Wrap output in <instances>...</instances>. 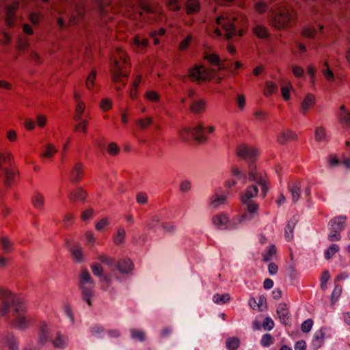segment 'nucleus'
<instances>
[{"instance_id":"1","label":"nucleus","mask_w":350,"mask_h":350,"mask_svg":"<svg viewBox=\"0 0 350 350\" xmlns=\"http://www.w3.org/2000/svg\"><path fill=\"white\" fill-rule=\"evenodd\" d=\"M79 287L83 300L91 306L92 298L94 295V284L90 273L86 269H82L79 275Z\"/></svg>"},{"instance_id":"2","label":"nucleus","mask_w":350,"mask_h":350,"mask_svg":"<svg viewBox=\"0 0 350 350\" xmlns=\"http://www.w3.org/2000/svg\"><path fill=\"white\" fill-rule=\"evenodd\" d=\"M293 18L292 11L287 8H281L272 14L270 19L271 25L277 29L284 28Z\"/></svg>"},{"instance_id":"3","label":"nucleus","mask_w":350,"mask_h":350,"mask_svg":"<svg viewBox=\"0 0 350 350\" xmlns=\"http://www.w3.org/2000/svg\"><path fill=\"white\" fill-rule=\"evenodd\" d=\"M248 178L250 181L255 182L261 187L262 193L265 197L268 191L265 173L258 170L255 164L251 163L248 168Z\"/></svg>"},{"instance_id":"4","label":"nucleus","mask_w":350,"mask_h":350,"mask_svg":"<svg viewBox=\"0 0 350 350\" xmlns=\"http://www.w3.org/2000/svg\"><path fill=\"white\" fill-rule=\"evenodd\" d=\"M26 310L23 306L15 307L13 313V320H12V325L18 329H25L31 323V318L25 314Z\"/></svg>"},{"instance_id":"5","label":"nucleus","mask_w":350,"mask_h":350,"mask_svg":"<svg viewBox=\"0 0 350 350\" xmlns=\"http://www.w3.org/2000/svg\"><path fill=\"white\" fill-rule=\"evenodd\" d=\"M188 76L192 81L201 83L212 79L213 77V72L211 70L200 65L195 66L191 68Z\"/></svg>"},{"instance_id":"6","label":"nucleus","mask_w":350,"mask_h":350,"mask_svg":"<svg viewBox=\"0 0 350 350\" xmlns=\"http://www.w3.org/2000/svg\"><path fill=\"white\" fill-rule=\"evenodd\" d=\"M0 315L4 317L9 313L14 305V297L11 291L0 287Z\"/></svg>"},{"instance_id":"7","label":"nucleus","mask_w":350,"mask_h":350,"mask_svg":"<svg viewBox=\"0 0 350 350\" xmlns=\"http://www.w3.org/2000/svg\"><path fill=\"white\" fill-rule=\"evenodd\" d=\"M236 152L239 157L248 160H252L258 155V151L256 148L245 144L239 145Z\"/></svg>"},{"instance_id":"8","label":"nucleus","mask_w":350,"mask_h":350,"mask_svg":"<svg viewBox=\"0 0 350 350\" xmlns=\"http://www.w3.org/2000/svg\"><path fill=\"white\" fill-rule=\"evenodd\" d=\"M216 23L221 25L226 31L225 35L226 39L230 40L236 35L234 25L230 21V18L229 17H225L224 16L217 17Z\"/></svg>"},{"instance_id":"9","label":"nucleus","mask_w":350,"mask_h":350,"mask_svg":"<svg viewBox=\"0 0 350 350\" xmlns=\"http://www.w3.org/2000/svg\"><path fill=\"white\" fill-rule=\"evenodd\" d=\"M18 8V3L14 2L6 6L5 23L8 28L14 27L16 25V12Z\"/></svg>"},{"instance_id":"10","label":"nucleus","mask_w":350,"mask_h":350,"mask_svg":"<svg viewBox=\"0 0 350 350\" xmlns=\"http://www.w3.org/2000/svg\"><path fill=\"white\" fill-rule=\"evenodd\" d=\"M118 55L120 57V60L114 61V66L113 68V75H114L113 78H114L115 81L118 80V77L120 76H121V77L126 76V75L123 71H122L124 66L126 64L125 55L122 51H120L118 52Z\"/></svg>"},{"instance_id":"11","label":"nucleus","mask_w":350,"mask_h":350,"mask_svg":"<svg viewBox=\"0 0 350 350\" xmlns=\"http://www.w3.org/2000/svg\"><path fill=\"white\" fill-rule=\"evenodd\" d=\"M316 105V97L311 93H308L300 103V112L302 114L307 113L312 109Z\"/></svg>"},{"instance_id":"12","label":"nucleus","mask_w":350,"mask_h":350,"mask_svg":"<svg viewBox=\"0 0 350 350\" xmlns=\"http://www.w3.org/2000/svg\"><path fill=\"white\" fill-rule=\"evenodd\" d=\"M297 138V134L293 131L284 129L278 133L277 142L282 145H286L293 141H295Z\"/></svg>"},{"instance_id":"13","label":"nucleus","mask_w":350,"mask_h":350,"mask_svg":"<svg viewBox=\"0 0 350 350\" xmlns=\"http://www.w3.org/2000/svg\"><path fill=\"white\" fill-rule=\"evenodd\" d=\"M193 138L199 143L206 141L207 137L203 133L204 126L202 122H198L191 126Z\"/></svg>"},{"instance_id":"14","label":"nucleus","mask_w":350,"mask_h":350,"mask_svg":"<svg viewBox=\"0 0 350 350\" xmlns=\"http://www.w3.org/2000/svg\"><path fill=\"white\" fill-rule=\"evenodd\" d=\"M115 267L122 274H129L133 270L134 265L130 259L123 258L116 263Z\"/></svg>"},{"instance_id":"15","label":"nucleus","mask_w":350,"mask_h":350,"mask_svg":"<svg viewBox=\"0 0 350 350\" xmlns=\"http://www.w3.org/2000/svg\"><path fill=\"white\" fill-rule=\"evenodd\" d=\"M212 222L217 228L224 229L228 227L229 218L226 214H217L213 217ZM231 226H234V225L229 224V227Z\"/></svg>"},{"instance_id":"16","label":"nucleus","mask_w":350,"mask_h":350,"mask_svg":"<svg viewBox=\"0 0 350 350\" xmlns=\"http://www.w3.org/2000/svg\"><path fill=\"white\" fill-rule=\"evenodd\" d=\"M4 185L5 187H10L16 182L18 177V172L16 169L14 168H6L4 170Z\"/></svg>"},{"instance_id":"17","label":"nucleus","mask_w":350,"mask_h":350,"mask_svg":"<svg viewBox=\"0 0 350 350\" xmlns=\"http://www.w3.org/2000/svg\"><path fill=\"white\" fill-rule=\"evenodd\" d=\"M277 313L280 320L284 324H288L290 322V313L286 304H280L277 308Z\"/></svg>"},{"instance_id":"18","label":"nucleus","mask_w":350,"mask_h":350,"mask_svg":"<svg viewBox=\"0 0 350 350\" xmlns=\"http://www.w3.org/2000/svg\"><path fill=\"white\" fill-rule=\"evenodd\" d=\"M288 190L291 193L292 200L293 202H297L301 196V183L296 181L289 183Z\"/></svg>"},{"instance_id":"19","label":"nucleus","mask_w":350,"mask_h":350,"mask_svg":"<svg viewBox=\"0 0 350 350\" xmlns=\"http://www.w3.org/2000/svg\"><path fill=\"white\" fill-rule=\"evenodd\" d=\"M86 198L87 193L81 188L75 189L68 194V198L72 202H83Z\"/></svg>"},{"instance_id":"20","label":"nucleus","mask_w":350,"mask_h":350,"mask_svg":"<svg viewBox=\"0 0 350 350\" xmlns=\"http://www.w3.org/2000/svg\"><path fill=\"white\" fill-rule=\"evenodd\" d=\"M86 105L84 102H79L75 105V113L73 118L75 121H79L83 119V116H88V113H86Z\"/></svg>"},{"instance_id":"21","label":"nucleus","mask_w":350,"mask_h":350,"mask_svg":"<svg viewBox=\"0 0 350 350\" xmlns=\"http://www.w3.org/2000/svg\"><path fill=\"white\" fill-rule=\"evenodd\" d=\"M226 202V196L225 195H219L215 193L209 200V205L211 208H217L225 204Z\"/></svg>"},{"instance_id":"22","label":"nucleus","mask_w":350,"mask_h":350,"mask_svg":"<svg viewBox=\"0 0 350 350\" xmlns=\"http://www.w3.org/2000/svg\"><path fill=\"white\" fill-rule=\"evenodd\" d=\"M258 192V189L256 185L248 187L241 197L243 203L252 202L251 199L257 196Z\"/></svg>"},{"instance_id":"23","label":"nucleus","mask_w":350,"mask_h":350,"mask_svg":"<svg viewBox=\"0 0 350 350\" xmlns=\"http://www.w3.org/2000/svg\"><path fill=\"white\" fill-rule=\"evenodd\" d=\"M125 237V229L122 226L118 227L113 235L114 244L118 247L122 246L124 243Z\"/></svg>"},{"instance_id":"24","label":"nucleus","mask_w":350,"mask_h":350,"mask_svg":"<svg viewBox=\"0 0 350 350\" xmlns=\"http://www.w3.org/2000/svg\"><path fill=\"white\" fill-rule=\"evenodd\" d=\"M57 152L56 147L52 144H47L44 148L41 157L47 159H52Z\"/></svg>"},{"instance_id":"25","label":"nucleus","mask_w":350,"mask_h":350,"mask_svg":"<svg viewBox=\"0 0 350 350\" xmlns=\"http://www.w3.org/2000/svg\"><path fill=\"white\" fill-rule=\"evenodd\" d=\"M70 252L72 257L75 262H81L85 260L83 250L79 245H75L72 247Z\"/></svg>"},{"instance_id":"26","label":"nucleus","mask_w":350,"mask_h":350,"mask_svg":"<svg viewBox=\"0 0 350 350\" xmlns=\"http://www.w3.org/2000/svg\"><path fill=\"white\" fill-rule=\"evenodd\" d=\"M346 219L347 218L345 216H340L333 219L329 222L330 228L332 229H337L341 232L344 228Z\"/></svg>"},{"instance_id":"27","label":"nucleus","mask_w":350,"mask_h":350,"mask_svg":"<svg viewBox=\"0 0 350 350\" xmlns=\"http://www.w3.org/2000/svg\"><path fill=\"white\" fill-rule=\"evenodd\" d=\"M83 167L81 163H76L70 172L71 179L74 181L80 180L83 176Z\"/></svg>"},{"instance_id":"28","label":"nucleus","mask_w":350,"mask_h":350,"mask_svg":"<svg viewBox=\"0 0 350 350\" xmlns=\"http://www.w3.org/2000/svg\"><path fill=\"white\" fill-rule=\"evenodd\" d=\"M206 109V103L202 99L194 100L190 107L191 111L195 113H202Z\"/></svg>"},{"instance_id":"29","label":"nucleus","mask_w":350,"mask_h":350,"mask_svg":"<svg viewBox=\"0 0 350 350\" xmlns=\"http://www.w3.org/2000/svg\"><path fill=\"white\" fill-rule=\"evenodd\" d=\"M31 202L35 208L42 210L44 208V198L42 194L40 193H34Z\"/></svg>"},{"instance_id":"30","label":"nucleus","mask_w":350,"mask_h":350,"mask_svg":"<svg viewBox=\"0 0 350 350\" xmlns=\"http://www.w3.org/2000/svg\"><path fill=\"white\" fill-rule=\"evenodd\" d=\"M180 139L183 141H189L193 138L191 126H183L178 131Z\"/></svg>"},{"instance_id":"31","label":"nucleus","mask_w":350,"mask_h":350,"mask_svg":"<svg viewBox=\"0 0 350 350\" xmlns=\"http://www.w3.org/2000/svg\"><path fill=\"white\" fill-rule=\"evenodd\" d=\"M253 33L259 38H265L269 35L268 29L266 27L256 24L252 29Z\"/></svg>"},{"instance_id":"32","label":"nucleus","mask_w":350,"mask_h":350,"mask_svg":"<svg viewBox=\"0 0 350 350\" xmlns=\"http://www.w3.org/2000/svg\"><path fill=\"white\" fill-rule=\"evenodd\" d=\"M230 299V295L228 293L219 294L217 293L213 295V301L217 304H224L228 302Z\"/></svg>"},{"instance_id":"33","label":"nucleus","mask_w":350,"mask_h":350,"mask_svg":"<svg viewBox=\"0 0 350 350\" xmlns=\"http://www.w3.org/2000/svg\"><path fill=\"white\" fill-rule=\"evenodd\" d=\"M77 122L78 123L74 128V131L85 134L88 130V120L87 119H81V120Z\"/></svg>"},{"instance_id":"34","label":"nucleus","mask_w":350,"mask_h":350,"mask_svg":"<svg viewBox=\"0 0 350 350\" xmlns=\"http://www.w3.org/2000/svg\"><path fill=\"white\" fill-rule=\"evenodd\" d=\"M0 246L5 253H9L13 250L12 243L7 237H1L0 239Z\"/></svg>"},{"instance_id":"35","label":"nucleus","mask_w":350,"mask_h":350,"mask_svg":"<svg viewBox=\"0 0 350 350\" xmlns=\"http://www.w3.org/2000/svg\"><path fill=\"white\" fill-rule=\"evenodd\" d=\"M96 74L94 70H92L91 72L88 76L86 81H85V86L86 88L89 90H92L94 87H96L95 85V80H96Z\"/></svg>"},{"instance_id":"36","label":"nucleus","mask_w":350,"mask_h":350,"mask_svg":"<svg viewBox=\"0 0 350 350\" xmlns=\"http://www.w3.org/2000/svg\"><path fill=\"white\" fill-rule=\"evenodd\" d=\"M291 90H293V88L290 82L282 85L281 93L284 100L286 101L291 98L290 91Z\"/></svg>"},{"instance_id":"37","label":"nucleus","mask_w":350,"mask_h":350,"mask_svg":"<svg viewBox=\"0 0 350 350\" xmlns=\"http://www.w3.org/2000/svg\"><path fill=\"white\" fill-rule=\"evenodd\" d=\"M339 121L345 127H350V112L344 111L339 114Z\"/></svg>"},{"instance_id":"38","label":"nucleus","mask_w":350,"mask_h":350,"mask_svg":"<svg viewBox=\"0 0 350 350\" xmlns=\"http://www.w3.org/2000/svg\"><path fill=\"white\" fill-rule=\"evenodd\" d=\"M200 9V4L197 0H189L187 3L188 14L196 12Z\"/></svg>"},{"instance_id":"39","label":"nucleus","mask_w":350,"mask_h":350,"mask_svg":"<svg viewBox=\"0 0 350 350\" xmlns=\"http://www.w3.org/2000/svg\"><path fill=\"white\" fill-rule=\"evenodd\" d=\"M232 175L239 180H242L243 183H246V177L245 173L243 172L239 167H232L231 169Z\"/></svg>"},{"instance_id":"40","label":"nucleus","mask_w":350,"mask_h":350,"mask_svg":"<svg viewBox=\"0 0 350 350\" xmlns=\"http://www.w3.org/2000/svg\"><path fill=\"white\" fill-rule=\"evenodd\" d=\"M94 216V211L92 208H88L83 210L81 213L80 218L83 221L91 220Z\"/></svg>"},{"instance_id":"41","label":"nucleus","mask_w":350,"mask_h":350,"mask_svg":"<svg viewBox=\"0 0 350 350\" xmlns=\"http://www.w3.org/2000/svg\"><path fill=\"white\" fill-rule=\"evenodd\" d=\"M301 35L307 38H314L316 35V30L312 26H306L304 27Z\"/></svg>"},{"instance_id":"42","label":"nucleus","mask_w":350,"mask_h":350,"mask_svg":"<svg viewBox=\"0 0 350 350\" xmlns=\"http://www.w3.org/2000/svg\"><path fill=\"white\" fill-rule=\"evenodd\" d=\"M133 44L139 49H144L148 44V40L146 38L135 36L133 40Z\"/></svg>"},{"instance_id":"43","label":"nucleus","mask_w":350,"mask_h":350,"mask_svg":"<svg viewBox=\"0 0 350 350\" xmlns=\"http://www.w3.org/2000/svg\"><path fill=\"white\" fill-rule=\"evenodd\" d=\"M315 139L317 142H323L326 139V132L324 128L319 126L316 129Z\"/></svg>"},{"instance_id":"44","label":"nucleus","mask_w":350,"mask_h":350,"mask_svg":"<svg viewBox=\"0 0 350 350\" xmlns=\"http://www.w3.org/2000/svg\"><path fill=\"white\" fill-rule=\"evenodd\" d=\"M239 345V340L236 337L229 338L226 340V346L229 350H235Z\"/></svg>"},{"instance_id":"45","label":"nucleus","mask_w":350,"mask_h":350,"mask_svg":"<svg viewBox=\"0 0 350 350\" xmlns=\"http://www.w3.org/2000/svg\"><path fill=\"white\" fill-rule=\"evenodd\" d=\"M246 205L247 213L252 217L254 216L258 210V205L253 202L244 203Z\"/></svg>"},{"instance_id":"46","label":"nucleus","mask_w":350,"mask_h":350,"mask_svg":"<svg viewBox=\"0 0 350 350\" xmlns=\"http://www.w3.org/2000/svg\"><path fill=\"white\" fill-rule=\"evenodd\" d=\"M339 247L336 244L331 245L328 249L325 252V256L327 259H330L338 251Z\"/></svg>"},{"instance_id":"47","label":"nucleus","mask_w":350,"mask_h":350,"mask_svg":"<svg viewBox=\"0 0 350 350\" xmlns=\"http://www.w3.org/2000/svg\"><path fill=\"white\" fill-rule=\"evenodd\" d=\"M295 223L290 221L285 228V237L286 240L290 241L293 239V232L295 228Z\"/></svg>"},{"instance_id":"48","label":"nucleus","mask_w":350,"mask_h":350,"mask_svg":"<svg viewBox=\"0 0 350 350\" xmlns=\"http://www.w3.org/2000/svg\"><path fill=\"white\" fill-rule=\"evenodd\" d=\"M66 342V340L64 338L59 334L57 335V337L53 340V345L55 348L62 349L65 347Z\"/></svg>"},{"instance_id":"49","label":"nucleus","mask_w":350,"mask_h":350,"mask_svg":"<svg viewBox=\"0 0 350 350\" xmlns=\"http://www.w3.org/2000/svg\"><path fill=\"white\" fill-rule=\"evenodd\" d=\"M131 337L135 340L143 341L145 338V333L140 329H133L131 331Z\"/></svg>"},{"instance_id":"50","label":"nucleus","mask_w":350,"mask_h":350,"mask_svg":"<svg viewBox=\"0 0 350 350\" xmlns=\"http://www.w3.org/2000/svg\"><path fill=\"white\" fill-rule=\"evenodd\" d=\"M330 278L329 273L327 271H324L321 276L320 281H321V288L322 290L325 291L327 289V282Z\"/></svg>"},{"instance_id":"51","label":"nucleus","mask_w":350,"mask_h":350,"mask_svg":"<svg viewBox=\"0 0 350 350\" xmlns=\"http://www.w3.org/2000/svg\"><path fill=\"white\" fill-rule=\"evenodd\" d=\"M29 41L27 38L20 37L18 39L17 47L19 50H25L29 46Z\"/></svg>"},{"instance_id":"52","label":"nucleus","mask_w":350,"mask_h":350,"mask_svg":"<svg viewBox=\"0 0 350 350\" xmlns=\"http://www.w3.org/2000/svg\"><path fill=\"white\" fill-rule=\"evenodd\" d=\"M206 59L213 64L219 66V69H224V67L220 64L219 57L215 54H211L206 56Z\"/></svg>"},{"instance_id":"53","label":"nucleus","mask_w":350,"mask_h":350,"mask_svg":"<svg viewBox=\"0 0 350 350\" xmlns=\"http://www.w3.org/2000/svg\"><path fill=\"white\" fill-rule=\"evenodd\" d=\"M145 97L148 100H150L151 102H154V103L158 102L159 100V98H160L159 94L152 90L146 92V93L145 94Z\"/></svg>"},{"instance_id":"54","label":"nucleus","mask_w":350,"mask_h":350,"mask_svg":"<svg viewBox=\"0 0 350 350\" xmlns=\"http://www.w3.org/2000/svg\"><path fill=\"white\" fill-rule=\"evenodd\" d=\"M278 90L277 85L273 82H267L266 83V89L265 90V94L266 96L271 95L276 92Z\"/></svg>"},{"instance_id":"55","label":"nucleus","mask_w":350,"mask_h":350,"mask_svg":"<svg viewBox=\"0 0 350 350\" xmlns=\"http://www.w3.org/2000/svg\"><path fill=\"white\" fill-rule=\"evenodd\" d=\"M49 333V327L46 323H42L40 327V337L42 342H45L47 340V335Z\"/></svg>"},{"instance_id":"56","label":"nucleus","mask_w":350,"mask_h":350,"mask_svg":"<svg viewBox=\"0 0 350 350\" xmlns=\"http://www.w3.org/2000/svg\"><path fill=\"white\" fill-rule=\"evenodd\" d=\"M276 250L273 245H271L267 252L262 254L263 260L267 262L270 260L273 256L275 254Z\"/></svg>"},{"instance_id":"57","label":"nucleus","mask_w":350,"mask_h":350,"mask_svg":"<svg viewBox=\"0 0 350 350\" xmlns=\"http://www.w3.org/2000/svg\"><path fill=\"white\" fill-rule=\"evenodd\" d=\"M136 201L140 205H145L148 202V195L144 192H139L136 195Z\"/></svg>"},{"instance_id":"58","label":"nucleus","mask_w":350,"mask_h":350,"mask_svg":"<svg viewBox=\"0 0 350 350\" xmlns=\"http://www.w3.org/2000/svg\"><path fill=\"white\" fill-rule=\"evenodd\" d=\"M331 229L329 234H328V239L330 241H336L340 239V231L337 229Z\"/></svg>"},{"instance_id":"59","label":"nucleus","mask_w":350,"mask_h":350,"mask_svg":"<svg viewBox=\"0 0 350 350\" xmlns=\"http://www.w3.org/2000/svg\"><path fill=\"white\" fill-rule=\"evenodd\" d=\"M273 337L269 334H264L260 340V343L263 347H269L273 344Z\"/></svg>"},{"instance_id":"60","label":"nucleus","mask_w":350,"mask_h":350,"mask_svg":"<svg viewBox=\"0 0 350 350\" xmlns=\"http://www.w3.org/2000/svg\"><path fill=\"white\" fill-rule=\"evenodd\" d=\"M92 271L96 276H102L103 273V267L98 263H94L91 265Z\"/></svg>"},{"instance_id":"61","label":"nucleus","mask_w":350,"mask_h":350,"mask_svg":"<svg viewBox=\"0 0 350 350\" xmlns=\"http://www.w3.org/2000/svg\"><path fill=\"white\" fill-rule=\"evenodd\" d=\"M254 10L260 14L265 13L267 10V4L262 1L256 2L254 4Z\"/></svg>"},{"instance_id":"62","label":"nucleus","mask_w":350,"mask_h":350,"mask_svg":"<svg viewBox=\"0 0 350 350\" xmlns=\"http://www.w3.org/2000/svg\"><path fill=\"white\" fill-rule=\"evenodd\" d=\"M342 286L340 285H336L332 291L331 299L332 301L335 302L338 298L340 296L342 293Z\"/></svg>"},{"instance_id":"63","label":"nucleus","mask_w":350,"mask_h":350,"mask_svg":"<svg viewBox=\"0 0 350 350\" xmlns=\"http://www.w3.org/2000/svg\"><path fill=\"white\" fill-rule=\"evenodd\" d=\"M292 71L294 76L296 77H303L304 74V68L298 65H293Z\"/></svg>"},{"instance_id":"64","label":"nucleus","mask_w":350,"mask_h":350,"mask_svg":"<svg viewBox=\"0 0 350 350\" xmlns=\"http://www.w3.org/2000/svg\"><path fill=\"white\" fill-rule=\"evenodd\" d=\"M7 345L10 350H18V345L15 338L12 336L7 339Z\"/></svg>"}]
</instances>
